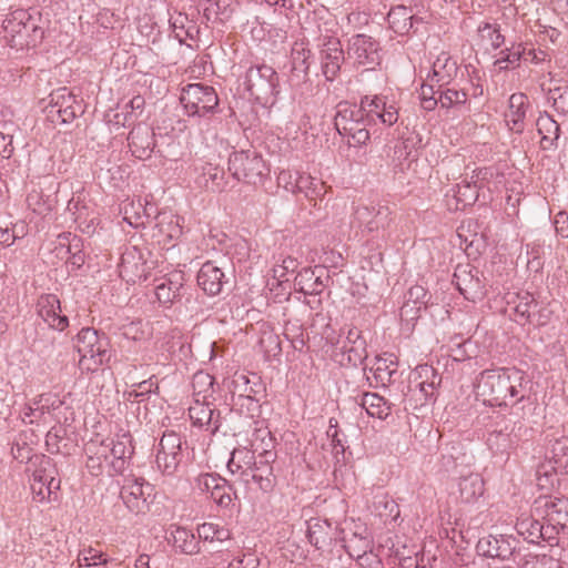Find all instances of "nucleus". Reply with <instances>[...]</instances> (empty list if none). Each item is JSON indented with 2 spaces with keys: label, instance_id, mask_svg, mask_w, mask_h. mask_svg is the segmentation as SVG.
Wrapping results in <instances>:
<instances>
[{
  "label": "nucleus",
  "instance_id": "nucleus-1",
  "mask_svg": "<svg viewBox=\"0 0 568 568\" xmlns=\"http://www.w3.org/2000/svg\"><path fill=\"white\" fill-rule=\"evenodd\" d=\"M476 395L491 407H514L530 398L531 381L516 367L483 371L476 378Z\"/></svg>",
  "mask_w": 568,
  "mask_h": 568
},
{
  "label": "nucleus",
  "instance_id": "nucleus-2",
  "mask_svg": "<svg viewBox=\"0 0 568 568\" xmlns=\"http://www.w3.org/2000/svg\"><path fill=\"white\" fill-rule=\"evenodd\" d=\"M2 38L11 48L22 50L34 47L42 38V30L27 10L17 9L3 19Z\"/></svg>",
  "mask_w": 568,
  "mask_h": 568
},
{
  "label": "nucleus",
  "instance_id": "nucleus-3",
  "mask_svg": "<svg viewBox=\"0 0 568 568\" xmlns=\"http://www.w3.org/2000/svg\"><path fill=\"white\" fill-rule=\"evenodd\" d=\"M75 347L80 354L79 367L83 372H94L108 359V337L94 328H82L77 335Z\"/></svg>",
  "mask_w": 568,
  "mask_h": 568
},
{
  "label": "nucleus",
  "instance_id": "nucleus-4",
  "mask_svg": "<svg viewBox=\"0 0 568 568\" xmlns=\"http://www.w3.org/2000/svg\"><path fill=\"white\" fill-rule=\"evenodd\" d=\"M229 170L237 181L262 183L268 175V166L255 151H236L230 155Z\"/></svg>",
  "mask_w": 568,
  "mask_h": 568
},
{
  "label": "nucleus",
  "instance_id": "nucleus-5",
  "mask_svg": "<svg viewBox=\"0 0 568 568\" xmlns=\"http://www.w3.org/2000/svg\"><path fill=\"white\" fill-rule=\"evenodd\" d=\"M356 116L366 120L369 123L381 122L385 125H393L398 120V108L395 101L386 95H365L357 108Z\"/></svg>",
  "mask_w": 568,
  "mask_h": 568
},
{
  "label": "nucleus",
  "instance_id": "nucleus-6",
  "mask_svg": "<svg viewBox=\"0 0 568 568\" xmlns=\"http://www.w3.org/2000/svg\"><path fill=\"white\" fill-rule=\"evenodd\" d=\"M347 59L356 67L373 70L381 62V47L373 37L358 33L349 38L346 50Z\"/></svg>",
  "mask_w": 568,
  "mask_h": 568
},
{
  "label": "nucleus",
  "instance_id": "nucleus-7",
  "mask_svg": "<svg viewBox=\"0 0 568 568\" xmlns=\"http://www.w3.org/2000/svg\"><path fill=\"white\" fill-rule=\"evenodd\" d=\"M180 100L189 115L199 116L213 111L219 103L215 90L202 83H192L183 88Z\"/></svg>",
  "mask_w": 568,
  "mask_h": 568
},
{
  "label": "nucleus",
  "instance_id": "nucleus-8",
  "mask_svg": "<svg viewBox=\"0 0 568 568\" xmlns=\"http://www.w3.org/2000/svg\"><path fill=\"white\" fill-rule=\"evenodd\" d=\"M357 106L339 103L335 115V126L339 134L348 138V143L363 145L369 139L368 130L362 125L364 119L356 116Z\"/></svg>",
  "mask_w": 568,
  "mask_h": 568
},
{
  "label": "nucleus",
  "instance_id": "nucleus-9",
  "mask_svg": "<svg viewBox=\"0 0 568 568\" xmlns=\"http://www.w3.org/2000/svg\"><path fill=\"white\" fill-rule=\"evenodd\" d=\"M79 112H81V105L67 88H60L50 94L45 113L52 123H70Z\"/></svg>",
  "mask_w": 568,
  "mask_h": 568
},
{
  "label": "nucleus",
  "instance_id": "nucleus-10",
  "mask_svg": "<svg viewBox=\"0 0 568 568\" xmlns=\"http://www.w3.org/2000/svg\"><path fill=\"white\" fill-rule=\"evenodd\" d=\"M531 511L541 517L552 529L568 527V499L556 496H539Z\"/></svg>",
  "mask_w": 568,
  "mask_h": 568
},
{
  "label": "nucleus",
  "instance_id": "nucleus-11",
  "mask_svg": "<svg viewBox=\"0 0 568 568\" xmlns=\"http://www.w3.org/2000/svg\"><path fill=\"white\" fill-rule=\"evenodd\" d=\"M182 460V439L174 432L164 433L156 450L155 463L164 475H173Z\"/></svg>",
  "mask_w": 568,
  "mask_h": 568
},
{
  "label": "nucleus",
  "instance_id": "nucleus-12",
  "mask_svg": "<svg viewBox=\"0 0 568 568\" xmlns=\"http://www.w3.org/2000/svg\"><path fill=\"white\" fill-rule=\"evenodd\" d=\"M61 480L57 477V470L49 459L42 462L40 468L32 474L31 490L34 498L40 501H51L60 489Z\"/></svg>",
  "mask_w": 568,
  "mask_h": 568
},
{
  "label": "nucleus",
  "instance_id": "nucleus-13",
  "mask_svg": "<svg viewBox=\"0 0 568 568\" xmlns=\"http://www.w3.org/2000/svg\"><path fill=\"white\" fill-rule=\"evenodd\" d=\"M273 458L274 454L271 452H265L263 455H260L258 460L254 457L252 464L245 467L243 483H255L263 491L272 490L275 483L273 467L271 465Z\"/></svg>",
  "mask_w": 568,
  "mask_h": 568
},
{
  "label": "nucleus",
  "instance_id": "nucleus-14",
  "mask_svg": "<svg viewBox=\"0 0 568 568\" xmlns=\"http://www.w3.org/2000/svg\"><path fill=\"white\" fill-rule=\"evenodd\" d=\"M151 490V486L143 479L126 478L122 485L120 497L130 511L140 514L148 508L146 500Z\"/></svg>",
  "mask_w": 568,
  "mask_h": 568
},
{
  "label": "nucleus",
  "instance_id": "nucleus-15",
  "mask_svg": "<svg viewBox=\"0 0 568 568\" xmlns=\"http://www.w3.org/2000/svg\"><path fill=\"white\" fill-rule=\"evenodd\" d=\"M247 83L251 94L260 99L274 94L278 84V77L272 67L261 65L247 71Z\"/></svg>",
  "mask_w": 568,
  "mask_h": 568
},
{
  "label": "nucleus",
  "instance_id": "nucleus-16",
  "mask_svg": "<svg viewBox=\"0 0 568 568\" xmlns=\"http://www.w3.org/2000/svg\"><path fill=\"white\" fill-rule=\"evenodd\" d=\"M518 540L508 535L488 536L481 538L477 544L478 551L491 558H499L501 560L509 559L516 550Z\"/></svg>",
  "mask_w": 568,
  "mask_h": 568
},
{
  "label": "nucleus",
  "instance_id": "nucleus-17",
  "mask_svg": "<svg viewBox=\"0 0 568 568\" xmlns=\"http://www.w3.org/2000/svg\"><path fill=\"white\" fill-rule=\"evenodd\" d=\"M321 47L322 71L326 80L333 81L339 73L345 60L341 41L337 38L318 43Z\"/></svg>",
  "mask_w": 568,
  "mask_h": 568
},
{
  "label": "nucleus",
  "instance_id": "nucleus-18",
  "mask_svg": "<svg viewBox=\"0 0 568 568\" xmlns=\"http://www.w3.org/2000/svg\"><path fill=\"white\" fill-rule=\"evenodd\" d=\"M39 316L53 329L64 331L69 325L65 315H61L60 301L54 294H45L38 300Z\"/></svg>",
  "mask_w": 568,
  "mask_h": 568
},
{
  "label": "nucleus",
  "instance_id": "nucleus-19",
  "mask_svg": "<svg viewBox=\"0 0 568 568\" xmlns=\"http://www.w3.org/2000/svg\"><path fill=\"white\" fill-rule=\"evenodd\" d=\"M119 272L126 282L135 283L146 278L148 267L142 253L136 247L129 248L122 254Z\"/></svg>",
  "mask_w": 568,
  "mask_h": 568
},
{
  "label": "nucleus",
  "instance_id": "nucleus-20",
  "mask_svg": "<svg viewBox=\"0 0 568 568\" xmlns=\"http://www.w3.org/2000/svg\"><path fill=\"white\" fill-rule=\"evenodd\" d=\"M189 416L193 425L204 427L211 434L219 430L220 413L206 400L194 398L189 407Z\"/></svg>",
  "mask_w": 568,
  "mask_h": 568
},
{
  "label": "nucleus",
  "instance_id": "nucleus-21",
  "mask_svg": "<svg viewBox=\"0 0 568 568\" xmlns=\"http://www.w3.org/2000/svg\"><path fill=\"white\" fill-rule=\"evenodd\" d=\"M36 410H39L38 419L41 423L50 424L52 422H67V417L62 415L61 409L64 400L53 393H44L34 398Z\"/></svg>",
  "mask_w": 568,
  "mask_h": 568
},
{
  "label": "nucleus",
  "instance_id": "nucleus-22",
  "mask_svg": "<svg viewBox=\"0 0 568 568\" xmlns=\"http://www.w3.org/2000/svg\"><path fill=\"white\" fill-rule=\"evenodd\" d=\"M458 65L448 52L442 51L427 73L428 81L437 83L438 89L448 85L457 75Z\"/></svg>",
  "mask_w": 568,
  "mask_h": 568
},
{
  "label": "nucleus",
  "instance_id": "nucleus-23",
  "mask_svg": "<svg viewBox=\"0 0 568 568\" xmlns=\"http://www.w3.org/2000/svg\"><path fill=\"white\" fill-rule=\"evenodd\" d=\"M132 154L140 160L149 159L155 146L154 133L145 124L133 128L128 138Z\"/></svg>",
  "mask_w": 568,
  "mask_h": 568
},
{
  "label": "nucleus",
  "instance_id": "nucleus-24",
  "mask_svg": "<svg viewBox=\"0 0 568 568\" xmlns=\"http://www.w3.org/2000/svg\"><path fill=\"white\" fill-rule=\"evenodd\" d=\"M454 283L462 295L468 301L476 302L485 295L480 278L467 267H457L454 273Z\"/></svg>",
  "mask_w": 568,
  "mask_h": 568
},
{
  "label": "nucleus",
  "instance_id": "nucleus-25",
  "mask_svg": "<svg viewBox=\"0 0 568 568\" xmlns=\"http://www.w3.org/2000/svg\"><path fill=\"white\" fill-rule=\"evenodd\" d=\"M478 199L477 185L463 181L452 189V194H447L448 210L458 213L468 210Z\"/></svg>",
  "mask_w": 568,
  "mask_h": 568
},
{
  "label": "nucleus",
  "instance_id": "nucleus-26",
  "mask_svg": "<svg viewBox=\"0 0 568 568\" xmlns=\"http://www.w3.org/2000/svg\"><path fill=\"white\" fill-rule=\"evenodd\" d=\"M529 103L524 93H514L509 98L508 110L505 113V122L508 129L515 133L525 130V120Z\"/></svg>",
  "mask_w": 568,
  "mask_h": 568
},
{
  "label": "nucleus",
  "instance_id": "nucleus-27",
  "mask_svg": "<svg viewBox=\"0 0 568 568\" xmlns=\"http://www.w3.org/2000/svg\"><path fill=\"white\" fill-rule=\"evenodd\" d=\"M342 351L345 357L342 359V364H345L346 361L348 365L357 366L366 359V341L362 337L357 328L348 329L347 336L343 342Z\"/></svg>",
  "mask_w": 568,
  "mask_h": 568
},
{
  "label": "nucleus",
  "instance_id": "nucleus-28",
  "mask_svg": "<svg viewBox=\"0 0 568 568\" xmlns=\"http://www.w3.org/2000/svg\"><path fill=\"white\" fill-rule=\"evenodd\" d=\"M485 484L481 476L477 473H468L460 476L457 481V494L462 503L470 504L483 496Z\"/></svg>",
  "mask_w": 568,
  "mask_h": 568
},
{
  "label": "nucleus",
  "instance_id": "nucleus-29",
  "mask_svg": "<svg viewBox=\"0 0 568 568\" xmlns=\"http://www.w3.org/2000/svg\"><path fill=\"white\" fill-rule=\"evenodd\" d=\"M505 42V37L500 32L497 23L484 21L477 27L476 43L485 51L499 49Z\"/></svg>",
  "mask_w": 568,
  "mask_h": 568
},
{
  "label": "nucleus",
  "instance_id": "nucleus-30",
  "mask_svg": "<svg viewBox=\"0 0 568 568\" xmlns=\"http://www.w3.org/2000/svg\"><path fill=\"white\" fill-rule=\"evenodd\" d=\"M223 272L212 262L202 265L197 274V283L204 292L216 295L223 286Z\"/></svg>",
  "mask_w": 568,
  "mask_h": 568
},
{
  "label": "nucleus",
  "instance_id": "nucleus-31",
  "mask_svg": "<svg viewBox=\"0 0 568 568\" xmlns=\"http://www.w3.org/2000/svg\"><path fill=\"white\" fill-rule=\"evenodd\" d=\"M335 22L332 19H325L324 16L318 12H313L310 21L304 27L305 32L308 37L317 40L318 43H323L331 38H336L334 33Z\"/></svg>",
  "mask_w": 568,
  "mask_h": 568
},
{
  "label": "nucleus",
  "instance_id": "nucleus-32",
  "mask_svg": "<svg viewBox=\"0 0 568 568\" xmlns=\"http://www.w3.org/2000/svg\"><path fill=\"white\" fill-rule=\"evenodd\" d=\"M415 374L418 378H425L417 383L416 387L418 388V400H424L425 403L434 399L436 393V386L439 384V379L437 381V376L435 374V369L428 365L418 366Z\"/></svg>",
  "mask_w": 568,
  "mask_h": 568
},
{
  "label": "nucleus",
  "instance_id": "nucleus-33",
  "mask_svg": "<svg viewBox=\"0 0 568 568\" xmlns=\"http://www.w3.org/2000/svg\"><path fill=\"white\" fill-rule=\"evenodd\" d=\"M170 540L173 547L182 554L196 555L201 551L200 540L184 527L174 528L171 531Z\"/></svg>",
  "mask_w": 568,
  "mask_h": 568
},
{
  "label": "nucleus",
  "instance_id": "nucleus-34",
  "mask_svg": "<svg viewBox=\"0 0 568 568\" xmlns=\"http://www.w3.org/2000/svg\"><path fill=\"white\" fill-rule=\"evenodd\" d=\"M536 515H523L516 523L517 532L525 540L537 544L540 539H546L545 527L535 518Z\"/></svg>",
  "mask_w": 568,
  "mask_h": 568
},
{
  "label": "nucleus",
  "instance_id": "nucleus-35",
  "mask_svg": "<svg viewBox=\"0 0 568 568\" xmlns=\"http://www.w3.org/2000/svg\"><path fill=\"white\" fill-rule=\"evenodd\" d=\"M413 18L412 10L405 6L393 7L387 14L389 28L399 36L407 34L410 31Z\"/></svg>",
  "mask_w": 568,
  "mask_h": 568
},
{
  "label": "nucleus",
  "instance_id": "nucleus-36",
  "mask_svg": "<svg viewBox=\"0 0 568 568\" xmlns=\"http://www.w3.org/2000/svg\"><path fill=\"white\" fill-rule=\"evenodd\" d=\"M548 459L555 473L568 474V437L561 436L551 442Z\"/></svg>",
  "mask_w": 568,
  "mask_h": 568
},
{
  "label": "nucleus",
  "instance_id": "nucleus-37",
  "mask_svg": "<svg viewBox=\"0 0 568 568\" xmlns=\"http://www.w3.org/2000/svg\"><path fill=\"white\" fill-rule=\"evenodd\" d=\"M358 541L362 544L361 549H355L352 541L346 546L349 556L355 558L362 568H382V561L372 551L369 539L361 538Z\"/></svg>",
  "mask_w": 568,
  "mask_h": 568
},
{
  "label": "nucleus",
  "instance_id": "nucleus-38",
  "mask_svg": "<svg viewBox=\"0 0 568 568\" xmlns=\"http://www.w3.org/2000/svg\"><path fill=\"white\" fill-rule=\"evenodd\" d=\"M196 532L200 541L210 544L224 542L232 538L231 530L226 526L213 521L197 525Z\"/></svg>",
  "mask_w": 568,
  "mask_h": 568
},
{
  "label": "nucleus",
  "instance_id": "nucleus-39",
  "mask_svg": "<svg viewBox=\"0 0 568 568\" xmlns=\"http://www.w3.org/2000/svg\"><path fill=\"white\" fill-rule=\"evenodd\" d=\"M537 131L541 136L544 149H549L558 140L559 124L547 113L540 114L536 121Z\"/></svg>",
  "mask_w": 568,
  "mask_h": 568
},
{
  "label": "nucleus",
  "instance_id": "nucleus-40",
  "mask_svg": "<svg viewBox=\"0 0 568 568\" xmlns=\"http://www.w3.org/2000/svg\"><path fill=\"white\" fill-rule=\"evenodd\" d=\"M359 405L372 417L385 419L390 414V407L386 399L376 393H365Z\"/></svg>",
  "mask_w": 568,
  "mask_h": 568
},
{
  "label": "nucleus",
  "instance_id": "nucleus-41",
  "mask_svg": "<svg viewBox=\"0 0 568 568\" xmlns=\"http://www.w3.org/2000/svg\"><path fill=\"white\" fill-rule=\"evenodd\" d=\"M182 274H174L173 277L164 280L156 285L155 295L160 303L168 304L174 302L180 296L182 288Z\"/></svg>",
  "mask_w": 568,
  "mask_h": 568
},
{
  "label": "nucleus",
  "instance_id": "nucleus-42",
  "mask_svg": "<svg viewBox=\"0 0 568 568\" xmlns=\"http://www.w3.org/2000/svg\"><path fill=\"white\" fill-rule=\"evenodd\" d=\"M509 303L514 304L516 321L530 322L532 310L537 306L532 294L527 291L518 292Z\"/></svg>",
  "mask_w": 568,
  "mask_h": 568
},
{
  "label": "nucleus",
  "instance_id": "nucleus-43",
  "mask_svg": "<svg viewBox=\"0 0 568 568\" xmlns=\"http://www.w3.org/2000/svg\"><path fill=\"white\" fill-rule=\"evenodd\" d=\"M517 444V436L507 429L494 430L488 434L487 445L495 454L508 453Z\"/></svg>",
  "mask_w": 568,
  "mask_h": 568
},
{
  "label": "nucleus",
  "instance_id": "nucleus-44",
  "mask_svg": "<svg viewBox=\"0 0 568 568\" xmlns=\"http://www.w3.org/2000/svg\"><path fill=\"white\" fill-rule=\"evenodd\" d=\"M110 452L111 456L114 460H112V465L115 469H120L126 457H130L133 453V448L131 446V442L129 436L122 435L116 439L109 438Z\"/></svg>",
  "mask_w": 568,
  "mask_h": 568
},
{
  "label": "nucleus",
  "instance_id": "nucleus-45",
  "mask_svg": "<svg viewBox=\"0 0 568 568\" xmlns=\"http://www.w3.org/2000/svg\"><path fill=\"white\" fill-rule=\"evenodd\" d=\"M377 384L386 386L392 383L393 375L397 373L396 364L392 359L376 357L369 368Z\"/></svg>",
  "mask_w": 568,
  "mask_h": 568
},
{
  "label": "nucleus",
  "instance_id": "nucleus-46",
  "mask_svg": "<svg viewBox=\"0 0 568 568\" xmlns=\"http://www.w3.org/2000/svg\"><path fill=\"white\" fill-rule=\"evenodd\" d=\"M204 186L213 192H222L226 189L225 172L222 168L206 164L203 166Z\"/></svg>",
  "mask_w": 568,
  "mask_h": 568
},
{
  "label": "nucleus",
  "instance_id": "nucleus-47",
  "mask_svg": "<svg viewBox=\"0 0 568 568\" xmlns=\"http://www.w3.org/2000/svg\"><path fill=\"white\" fill-rule=\"evenodd\" d=\"M252 459H254V454L252 452L245 448L234 449L227 463V469L231 474L239 475L240 479L243 481L245 467L252 464Z\"/></svg>",
  "mask_w": 568,
  "mask_h": 568
},
{
  "label": "nucleus",
  "instance_id": "nucleus-48",
  "mask_svg": "<svg viewBox=\"0 0 568 568\" xmlns=\"http://www.w3.org/2000/svg\"><path fill=\"white\" fill-rule=\"evenodd\" d=\"M329 525L326 521H322L320 519H312L307 526V538L308 541L321 549L324 545L327 544Z\"/></svg>",
  "mask_w": 568,
  "mask_h": 568
},
{
  "label": "nucleus",
  "instance_id": "nucleus-49",
  "mask_svg": "<svg viewBox=\"0 0 568 568\" xmlns=\"http://www.w3.org/2000/svg\"><path fill=\"white\" fill-rule=\"evenodd\" d=\"M214 378L204 372H199L194 374L192 379L193 395L194 398H200L202 400H206L209 397H212Z\"/></svg>",
  "mask_w": 568,
  "mask_h": 568
},
{
  "label": "nucleus",
  "instance_id": "nucleus-50",
  "mask_svg": "<svg viewBox=\"0 0 568 568\" xmlns=\"http://www.w3.org/2000/svg\"><path fill=\"white\" fill-rule=\"evenodd\" d=\"M145 101L141 95H134L125 105L122 112L114 114V123L118 125L125 126L134 121V112H142Z\"/></svg>",
  "mask_w": 568,
  "mask_h": 568
},
{
  "label": "nucleus",
  "instance_id": "nucleus-51",
  "mask_svg": "<svg viewBox=\"0 0 568 568\" xmlns=\"http://www.w3.org/2000/svg\"><path fill=\"white\" fill-rule=\"evenodd\" d=\"M311 50L304 42L294 43L292 48V61L294 69L302 70L304 73H307L311 65Z\"/></svg>",
  "mask_w": 568,
  "mask_h": 568
},
{
  "label": "nucleus",
  "instance_id": "nucleus-52",
  "mask_svg": "<svg viewBox=\"0 0 568 568\" xmlns=\"http://www.w3.org/2000/svg\"><path fill=\"white\" fill-rule=\"evenodd\" d=\"M172 27L175 33V38L179 39L181 43L186 41L187 37L192 38V31L195 29L192 21H189L187 17L183 13H178L172 17Z\"/></svg>",
  "mask_w": 568,
  "mask_h": 568
},
{
  "label": "nucleus",
  "instance_id": "nucleus-53",
  "mask_svg": "<svg viewBox=\"0 0 568 568\" xmlns=\"http://www.w3.org/2000/svg\"><path fill=\"white\" fill-rule=\"evenodd\" d=\"M468 95L463 90H456L453 88H447L446 90L440 92L438 98V102L442 108H453L455 105L465 104L467 102Z\"/></svg>",
  "mask_w": 568,
  "mask_h": 568
},
{
  "label": "nucleus",
  "instance_id": "nucleus-54",
  "mask_svg": "<svg viewBox=\"0 0 568 568\" xmlns=\"http://www.w3.org/2000/svg\"><path fill=\"white\" fill-rule=\"evenodd\" d=\"M437 83H432L428 81V77L424 80L420 87V101L422 106L425 110H433L438 103V99L436 94L439 92Z\"/></svg>",
  "mask_w": 568,
  "mask_h": 568
},
{
  "label": "nucleus",
  "instance_id": "nucleus-55",
  "mask_svg": "<svg viewBox=\"0 0 568 568\" xmlns=\"http://www.w3.org/2000/svg\"><path fill=\"white\" fill-rule=\"evenodd\" d=\"M219 507L227 508L233 501V489L225 479L215 487L213 494L210 496Z\"/></svg>",
  "mask_w": 568,
  "mask_h": 568
},
{
  "label": "nucleus",
  "instance_id": "nucleus-56",
  "mask_svg": "<svg viewBox=\"0 0 568 568\" xmlns=\"http://www.w3.org/2000/svg\"><path fill=\"white\" fill-rule=\"evenodd\" d=\"M109 438L106 439H91L84 446L85 454L95 455V459H102L105 463L111 457L110 445H108Z\"/></svg>",
  "mask_w": 568,
  "mask_h": 568
},
{
  "label": "nucleus",
  "instance_id": "nucleus-57",
  "mask_svg": "<svg viewBox=\"0 0 568 568\" xmlns=\"http://www.w3.org/2000/svg\"><path fill=\"white\" fill-rule=\"evenodd\" d=\"M78 562L80 566L90 567L101 564L104 565L108 562V559L103 557L102 551L92 547H88L79 552Z\"/></svg>",
  "mask_w": 568,
  "mask_h": 568
},
{
  "label": "nucleus",
  "instance_id": "nucleus-58",
  "mask_svg": "<svg viewBox=\"0 0 568 568\" xmlns=\"http://www.w3.org/2000/svg\"><path fill=\"white\" fill-rule=\"evenodd\" d=\"M224 478L212 474H202L196 478V486L207 498L213 494L215 487L221 484Z\"/></svg>",
  "mask_w": 568,
  "mask_h": 568
},
{
  "label": "nucleus",
  "instance_id": "nucleus-59",
  "mask_svg": "<svg viewBox=\"0 0 568 568\" xmlns=\"http://www.w3.org/2000/svg\"><path fill=\"white\" fill-rule=\"evenodd\" d=\"M237 0H215L214 9L206 8L205 11L213 12L220 20H227L235 11Z\"/></svg>",
  "mask_w": 568,
  "mask_h": 568
},
{
  "label": "nucleus",
  "instance_id": "nucleus-60",
  "mask_svg": "<svg viewBox=\"0 0 568 568\" xmlns=\"http://www.w3.org/2000/svg\"><path fill=\"white\" fill-rule=\"evenodd\" d=\"M298 171L294 172L288 169L281 170L277 174L278 186H282L292 193H296V185H298Z\"/></svg>",
  "mask_w": 568,
  "mask_h": 568
},
{
  "label": "nucleus",
  "instance_id": "nucleus-61",
  "mask_svg": "<svg viewBox=\"0 0 568 568\" xmlns=\"http://www.w3.org/2000/svg\"><path fill=\"white\" fill-rule=\"evenodd\" d=\"M64 253L69 254L67 265L70 266L72 271L79 270L85 262L84 253L79 248L78 244L69 242Z\"/></svg>",
  "mask_w": 568,
  "mask_h": 568
},
{
  "label": "nucleus",
  "instance_id": "nucleus-62",
  "mask_svg": "<svg viewBox=\"0 0 568 568\" xmlns=\"http://www.w3.org/2000/svg\"><path fill=\"white\" fill-rule=\"evenodd\" d=\"M298 266V263L295 258L291 256H286L282 260V264L275 265L273 267V277L280 282L286 280V275L290 272H294Z\"/></svg>",
  "mask_w": 568,
  "mask_h": 568
},
{
  "label": "nucleus",
  "instance_id": "nucleus-63",
  "mask_svg": "<svg viewBox=\"0 0 568 568\" xmlns=\"http://www.w3.org/2000/svg\"><path fill=\"white\" fill-rule=\"evenodd\" d=\"M427 291L420 285L412 286L406 294V302L404 307L409 306L410 303L416 305H425L427 303Z\"/></svg>",
  "mask_w": 568,
  "mask_h": 568
},
{
  "label": "nucleus",
  "instance_id": "nucleus-64",
  "mask_svg": "<svg viewBox=\"0 0 568 568\" xmlns=\"http://www.w3.org/2000/svg\"><path fill=\"white\" fill-rule=\"evenodd\" d=\"M554 108L562 113H568V89L556 88L551 91Z\"/></svg>",
  "mask_w": 568,
  "mask_h": 568
}]
</instances>
